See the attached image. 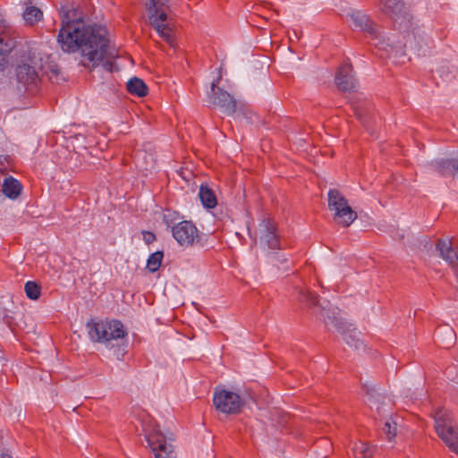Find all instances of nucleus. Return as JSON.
<instances>
[{"label": "nucleus", "instance_id": "nucleus-31", "mask_svg": "<svg viewBox=\"0 0 458 458\" xmlns=\"http://www.w3.org/2000/svg\"><path fill=\"white\" fill-rule=\"evenodd\" d=\"M0 458H13L9 454L6 453H1Z\"/></svg>", "mask_w": 458, "mask_h": 458}, {"label": "nucleus", "instance_id": "nucleus-19", "mask_svg": "<svg viewBox=\"0 0 458 458\" xmlns=\"http://www.w3.org/2000/svg\"><path fill=\"white\" fill-rule=\"evenodd\" d=\"M328 208L335 212L344 206H350L345 197L336 189H330L327 193Z\"/></svg>", "mask_w": 458, "mask_h": 458}, {"label": "nucleus", "instance_id": "nucleus-21", "mask_svg": "<svg viewBox=\"0 0 458 458\" xmlns=\"http://www.w3.org/2000/svg\"><path fill=\"white\" fill-rule=\"evenodd\" d=\"M199 197L206 208H214L217 204L214 191L207 185H201L199 187Z\"/></svg>", "mask_w": 458, "mask_h": 458}, {"label": "nucleus", "instance_id": "nucleus-8", "mask_svg": "<svg viewBox=\"0 0 458 458\" xmlns=\"http://www.w3.org/2000/svg\"><path fill=\"white\" fill-rule=\"evenodd\" d=\"M220 81L221 77L219 76L212 81L210 91L208 95V101L217 106L225 114L232 115L236 111L237 102L229 92L218 86Z\"/></svg>", "mask_w": 458, "mask_h": 458}, {"label": "nucleus", "instance_id": "nucleus-11", "mask_svg": "<svg viewBox=\"0 0 458 458\" xmlns=\"http://www.w3.org/2000/svg\"><path fill=\"white\" fill-rule=\"evenodd\" d=\"M349 16L356 28L365 32L370 39L378 40L375 45L383 48L384 42L380 40V30L368 14L361 11H352Z\"/></svg>", "mask_w": 458, "mask_h": 458}, {"label": "nucleus", "instance_id": "nucleus-14", "mask_svg": "<svg viewBox=\"0 0 458 458\" xmlns=\"http://www.w3.org/2000/svg\"><path fill=\"white\" fill-rule=\"evenodd\" d=\"M335 80L337 88L342 91L350 92L357 89V80L349 63H344L338 68Z\"/></svg>", "mask_w": 458, "mask_h": 458}, {"label": "nucleus", "instance_id": "nucleus-22", "mask_svg": "<svg viewBox=\"0 0 458 458\" xmlns=\"http://www.w3.org/2000/svg\"><path fill=\"white\" fill-rule=\"evenodd\" d=\"M25 23L28 25H34L43 18L42 11L33 5L27 6L22 13Z\"/></svg>", "mask_w": 458, "mask_h": 458}, {"label": "nucleus", "instance_id": "nucleus-18", "mask_svg": "<svg viewBox=\"0 0 458 458\" xmlns=\"http://www.w3.org/2000/svg\"><path fill=\"white\" fill-rule=\"evenodd\" d=\"M21 190L22 186L21 182L13 176H9L4 180L2 191L7 198L11 199H17Z\"/></svg>", "mask_w": 458, "mask_h": 458}, {"label": "nucleus", "instance_id": "nucleus-1", "mask_svg": "<svg viewBox=\"0 0 458 458\" xmlns=\"http://www.w3.org/2000/svg\"><path fill=\"white\" fill-rule=\"evenodd\" d=\"M57 42L63 51H80L85 67L96 68L107 55L109 39L105 28L87 24L81 19L70 20L64 15Z\"/></svg>", "mask_w": 458, "mask_h": 458}, {"label": "nucleus", "instance_id": "nucleus-26", "mask_svg": "<svg viewBox=\"0 0 458 458\" xmlns=\"http://www.w3.org/2000/svg\"><path fill=\"white\" fill-rule=\"evenodd\" d=\"M362 390L365 392L367 396V401L371 404H376L379 402V399L382 397L379 393H377V389L369 384H363Z\"/></svg>", "mask_w": 458, "mask_h": 458}, {"label": "nucleus", "instance_id": "nucleus-10", "mask_svg": "<svg viewBox=\"0 0 458 458\" xmlns=\"http://www.w3.org/2000/svg\"><path fill=\"white\" fill-rule=\"evenodd\" d=\"M164 222L168 227H171L173 237L181 246L192 245L198 237V229L191 221H181L172 225V223L168 220V216L164 215Z\"/></svg>", "mask_w": 458, "mask_h": 458}, {"label": "nucleus", "instance_id": "nucleus-15", "mask_svg": "<svg viewBox=\"0 0 458 458\" xmlns=\"http://www.w3.org/2000/svg\"><path fill=\"white\" fill-rule=\"evenodd\" d=\"M437 250L439 251L440 257L448 264L453 267L458 265V250L453 247L451 241L438 240Z\"/></svg>", "mask_w": 458, "mask_h": 458}, {"label": "nucleus", "instance_id": "nucleus-28", "mask_svg": "<svg viewBox=\"0 0 458 458\" xmlns=\"http://www.w3.org/2000/svg\"><path fill=\"white\" fill-rule=\"evenodd\" d=\"M384 433L389 441H392L396 436V423H390L386 421L383 428Z\"/></svg>", "mask_w": 458, "mask_h": 458}, {"label": "nucleus", "instance_id": "nucleus-29", "mask_svg": "<svg viewBox=\"0 0 458 458\" xmlns=\"http://www.w3.org/2000/svg\"><path fill=\"white\" fill-rule=\"evenodd\" d=\"M143 240L147 244H149L156 240V236L153 233L146 231L143 232Z\"/></svg>", "mask_w": 458, "mask_h": 458}, {"label": "nucleus", "instance_id": "nucleus-17", "mask_svg": "<svg viewBox=\"0 0 458 458\" xmlns=\"http://www.w3.org/2000/svg\"><path fill=\"white\" fill-rule=\"evenodd\" d=\"M333 213L335 222L344 227L350 226L357 218V213L351 206H344Z\"/></svg>", "mask_w": 458, "mask_h": 458}, {"label": "nucleus", "instance_id": "nucleus-27", "mask_svg": "<svg viewBox=\"0 0 458 458\" xmlns=\"http://www.w3.org/2000/svg\"><path fill=\"white\" fill-rule=\"evenodd\" d=\"M442 335H445V340L444 341L443 344L446 347L453 344V342L455 338V333L451 327H438L437 329V331L435 332V335L439 338Z\"/></svg>", "mask_w": 458, "mask_h": 458}, {"label": "nucleus", "instance_id": "nucleus-7", "mask_svg": "<svg viewBox=\"0 0 458 458\" xmlns=\"http://www.w3.org/2000/svg\"><path fill=\"white\" fill-rule=\"evenodd\" d=\"M434 420L437 436L452 452L458 454V426L451 413L445 409H438L435 411Z\"/></svg>", "mask_w": 458, "mask_h": 458}, {"label": "nucleus", "instance_id": "nucleus-13", "mask_svg": "<svg viewBox=\"0 0 458 458\" xmlns=\"http://www.w3.org/2000/svg\"><path fill=\"white\" fill-rule=\"evenodd\" d=\"M16 78L19 85L23 87L25 91L30 94L38 91L40 79L33 66L28 64H19L16 67Z\"/></svg>", "mask_w": 458, "mask_h": 458}, {"label": "nucleus", "instance_id": "nucleus-3", "mask_svg": "<svg viewBox=\"0 0 458 458\" xmlns=\"http://www.w3.org/2000/svg\"><path fill=\"white\" fill-rule=\"evenodd\" d=\"M87 327L93 342L103 344L115 359L123 360L128 352V333L120 320H90Z\"/></svg>", "mask_w": 458, "mask_h": 458}, {"label": "nucleus", "instance_id": "nucleus-9", "mask_svg": "<svg viewBox=\"0 0 458 458\" xmlns=\"http://www.w3.org/2000/svg\"><path fill=\"white\" fill-rule=\"evenodd\" d=\"M213 403L217 411L225 414H236L243 405V400L239 394L225 389L215 391Z\"/></svg>", "mask_w": 458, "mask_h": 458}, {"label": "nucleus", "instance_id": "nucleus-4", "mask_svg": "<svg viewBox=\"0 0 458 458\" xmlns=\"http://www.w3.org/2000/svg\"><path fill=\"white\" fill-rule=\"evenodd\" d=\"M303 298L307 304L314 309V313L318 318L324 320L327 327H335L350 347L355 350L364 349L363 341L360 337V332L338 317L337 308H333L327 301L321 302L318 296L311 292L303 293Z\"/></svg>", "mask_w": 458, "mask_h": 458}, {"label": "nucleus", "instance_id": "nucleus-2", "mask_svg": "<svg viewBox=\"0 0 458 458\" xmlns=\"http://www.w3.org/2000/svg\"><path fill=\"white\" fill-rule=\"evenodd\" d=\"M379 10L393 20L394 27L404 33V47L425 55L428 38L419 27H414L412 17L402 0H377Z\"/></svg>", "mask_w": 458, "mask_h": 458}, {"label": "nucleus", "instance_id": "nucleus-24", "mask_svg": "<svg viewBox=\"0 0 458 458\" xmlns=\"http://www.w3.org/2000/svg\"><path fill=\"white\" fill-rule=\"evenodd\" d=\"M164 258L163 251L157 250L152 254L149 255L148 259H147V269L151 272L155 273L157 272L159 267H161L162 261Z\"/></svg>", "mask_w": 458, "mask_h": 458}, {"label": "nucleus", "instance_id": "nucleus-16", "mask_svg": "<svg viewBox=\"0 0 458 458\" xmlns=\"http://www.w3.org/2000/svg\"><path fill=\"white\" fill-rule=\"evenodd\" d=\"M458 159L440 158L431 161L430 167L443 176H447L456 173V165Z\"/></svg>", "mask_w": 458, "mask_h": 458}, {"label": "nucleus", "instance_id": "nucleus-25", "mask_svg": "<svg viewBox=\"0 0 458 458\" xmlns=\"http://www.w3.org/2000/svg\"><path fill=\"white\" fill-rule=\"evenodd\" d=\"M26 296L32 301H36L40 297L41 287L34 281H28L24 285Z\"/></svg>", "mask_w": 458, "mask_h": 458}, {"label": "nucleus", "instance_id": "nucleus-20", "mask_svg": "<svg viewBox=\"0 0 458 458\" xmlns=\"http://www.w3.org/2000/svg\"><path fill=\"white\" fill-rule=\"evenodd\" d=\"M129 93L142 98L148 95V87L140 78H131L126 85Z\"/></svg>", "mask_w": 458, "mask_h": 458}, {"label": "nucleus", "instance_id": "nucleus-23", "mask_svg": "<svg viewBox=\"0 0 458 458\" xmlns=\"http://www.w3.org/2000/svg\"><path fill=\"white\" fill-rule=\"evenodd\" d=\"M374 452L375 447L370 446L368 443L358 442L354 444L353 453L357 458H370Z\"/></svg>", "mask_w": 458, "mask_h": 458}, {"label": "nucleus", "instance_id": "nucleus-30", "mask_svg": "<svg viewBox=\"0 0 458 458\" xmlns=\"http://www.w3.org/2000/svg\"><path fill=\"white\" fill-rule=\"evenodd\" d=\"M271 259L275 261H278L280 263H283L286 260V259L281 255H279L278 253H273L272 256H271Z\"/></svg>", "mask_w": 458, "mask_h": 458}, {"label": "nucleus", "instance_id": "nucleus-6", "mask_svg": "<svg viewBox=\"0 0 458 458\" xmlns=\"http://www.w3.org/2000/svg\"><path fill=\"white\" fill-rule=\"evenodd\" d=\"M169 0H148L146 9L150 25L157 30L159 37L173 45V30L169 24Z\"/></svg>", "mask_w": 458, "mask_h": 458}, {"label": "nucleus", "instance_id": "nucleus-5", "mask_svg": "<svg viewBox=\"0 0 458 458\" xmlns=\"http://www.w3.org/2000/svg\"><path fill=\"white\" fill-rule=\"evenodd\" d=\"M142 431L156 458H175L173 437L165 435L152 419L142 421Z\"/></svg>", "mask_w": 458, "mask_h": 458}, {"label": "nucleus", "instance_id": "nucleus-12", "mask_svg": "<svg viewBox=\"0 0 458 458\" xmlns=\"http://www.w3.org/2000/svg\"><path fill=\"white\" fill-rule=\"evenodd\" d=\"M259 244L262 248L276 250L281 249L276 225L270 218L263 219L259 225Z\"/></svg>", "mask_w": 458, "mask_h": 458}]
</instances>
